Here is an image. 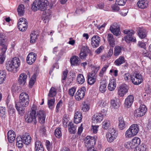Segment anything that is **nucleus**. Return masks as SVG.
<instances>
[{"label": "nucleus", "mask_w": 151, "mask_h": 151, "mask_svg": "<svg viewBox=\"0 0 151 151\" xmlns=\"http://www.w3.org/2000/svg\"><path fill=\"white\" fill-rule=\"evenodd\" d=\"M29 101L28 95L26 93L22 92L19 96V102H15L16 109L21 115L24 113V108L28 106Z\"/></svg>", "instance_id": "1"}, {"label": "nucleus", "mask_w": 151, "mask_h": 151, "mask_svg": "<svg viewBox=\"0 0 151 151\" xmlns=\"http://www.w3.org/2000/svg\"><path fill=\"white\" fill-rule=\"evenodd\" d=\"M7 40L6 37L2 33H0V45L1 46V53L0 54V63H3L5 59V54L7 50L6 43Z\"/></svg>", "instance_id": "2"}, {"label": "nucleus", "mask_w": 151, "mask_h": 151, "mask_svg": "<svg viewBox=\"0 0 151 151\" xmlns=\"http://www.w3.org/2000/svg\"><path fill=\"white\" fill-rule=\"evenodd\" d=\"M20 65L19 59L17 57L12 59L11 61H9L6 64V67L9 71L16 72L17 68Z\"/></svg>", "instance_id": "3"}, {"label": "nucleus", "mask_w": 151, "mask_h": 151, "mask_svg": "<svg viewBox=\"0 0 151 151\" xmlns=\"http://www.w3.org/2000/svg\"><path fill=\"white\" fill-rule=\"evenodd\" d=\"M36 105L33 104L31 108L30 111L28 112L25 115V119L26 122L28 123H30L34 120L35 124L37 123V121L36 118Z\"/></svg>", "instance_id": "4"}, {"label": "nucleus", "mask_w": 151, "mask_h": 151, "mask_svg": "<svg viewBox=\"0 0 151 151\" xmlns=\"http://www.w3.org/2000/svg\"><path fill=\"white\" fill-rule=\"evenodd\" d=\"M124 34L127 35L124 37V40L127 43H129L130 42H136V40L135 37L132 36L134 34L135 32L132 30L126 29L124 30Z\"/></svg>", "instance_id": "5"}, {"label": "nucleus", "mask_w": 151, "mask_h": 151, "mask_svg": "<svg viewBox=\"0 0 151 151\" xmlns=\"http://www.w3.org/2000/svg\"><path fill=\"white\" fill-rule=\"evenodd\" d=\"M117 131L114 128H110L106 133V137L107 141L111 142L115 139L117 136Z\"/></svg>", "instance_id": "6"}, {"label": "nucleus", "mask_w": 151, "mask_h": 151, "mask_svg": "<svg viewBox=\"0 0 151 151\" xmlns=\"http://www.w3.org/2000/svg\"><path fill=\"white\" fill-rule=\"evenodd\" d=\"M96 137L87 136L84 140L85 146L87 148L93 147L96 143Z\"/></svg>", "instance_id": "7"}, {"label": "nucleus", "mask_w": 151, "mask_h": 151, "mask_svg": "<svg viewBox=\"0 0 151 151\" xmlns=\"http://www.w3.org/2000/svg\"><path fill=\"white\" fill-rule=\"evenodd\" d=\"M106 111L102 110L101 112L95 114L92 117V122L94 123L101 122L103 120V117L106 115Z\"/></svg>", "instance_id": "8"}, {"label": "nucleus", "mask_w": 151, "mask_h": 151, "mask_svg": "<svg viewBox=\"0 0 151 151\" xmlns=\"http://www.w3.org/2000/svg\"><path fill=\"white\" fill-rule=\"evenodd\" d=\"M147 111V109L145 106L144 104L141 105L139 108L136 110L134 112V115L137 117H139L144 115Z\"/></svg>", "instance_id": "9"}, {"label": "nucleus", "mask_w": 151, "mask_h": 151, "mask_svg": "<svg viewBox=\"0 0 151 151\" xmlns=\"http://www.w3.org/2000/svg\"><path fill=\"white\" fill-rule=\"evenodd\" d=\"M86 91V88L84 87H81L78 90L75 96L76 100L80 101L83 99L85 96Z\"/></svg>", "instance_id": "10"}, {"label": "nucleus", "mask_w": 151, "mask_h": 151, "mask_svg": "<svg viewBox=\"0 0 151 151\" xmlns=\"http://www.w3.org/2000/svg\"><path fill=\"white\" fill-rule=\"evenodd\" d=\"M132 77V82L135 85H138L142 81V76L140 74L137 73H134Z\"/></svg>", "instance_id": "11"}, {"label": "nucleus", "mask_w": 151, "mask_h": 151, "mask_svg": "<svg viewBox=\"0 0 151 151\" xmlns=\"http://www.w3.org/2000/svg\"><path fill=\"white\" fill-rule=\"evenodd\" d=\"M128 89L127 85L123 84L120 85L118 89V94L121 97H123L127 93Z\"/></svg>", "instance_id": "12"}, {"label": "nucleus", "mask_w": 151, "mask_h": 151, "mask_svg": "<svg viewBox=\"0 0 151 151\" xmlns=\"http://www.w3.org/2000/svg\"><path fill=\"white\" fill-rule=\"evenodd\" d=\"M37 54L34 52H31L29 54L27 58V62L29 65L32 64L36 59Z\"/></svg>", "instance_id": "13"}, {"label": "nucleus", "mask_w": 151, "mask_h": 151, "mask_svg": "<svg viewBox=\"0 0 151 151\" xmlns=\"http://www.w3.org/2000/svg\"><path fill=\"white\" fill-rule=\"evenodd\" d=\"M110 29L111 32L116 36H118L121 33L120 27L116 24H114L111 26Z\"/></svg>", "instance_id": "14"}, {"label": "nucleus", "mask_w": 151, "mask_h": 151, "mask_svg": "<svg viewBox=\"0 0 151 151\" xmlns=\"http://www.w3.org/2000/svg\"><path fill=\"white\" fill-rule=\"evenodd\" d=\"M37 116L40 123H43L45 122L46 114L44 111L42 110L39 111L37 112Z\"/></svg>", "instance_id": "15"}, {"label": "nucleus", "mask_w": 151, "mask_h": 151, "mask_svg": "<svg viewBox=\"0 0 151 151\" xmlns=\"http://www.w3.org/2000/svg\"><path fill=\"white\" fill-rule=\"evenodd\" d=\"M100 37L97 35H94L91 38V45L94 47H96L99 45L100 41Z\"/></svg>", "instance_id": "16"}, {"label": "nucleus", "mask_w": 151, "mask_h": 151, "mask_svg": "<svg viewBox=\"0 0 151 151\" xmlns=\"http://www.w3.org/2000/svg\"><path fill=\"white\" fill-rule=\"evenodd\" d=\"M134 100V97L132 95H129L126 98L124 101L125 105L128 108L130 107L132 104Z\"/></svg>", "instance_id": "17"}, {"label": "nucleus", "mask_w": 151, "mask_h": 151, "mask_svg": "<svg viewBox=\"0 0 151 151\" xmlns=\"http://www.w3.org/2000/svg\"><path fill=\"white\" fill-rule=\"evenodd\" d=\"M82 114L80 111L75 112L74 116V122L76 124H78L81 122Z\"/></svg>", "instance_id": "18"}, {"label": "nucleus", "mask_w": 151, "mask_h": 151, "mask_svg": "<svg viewBox=\"0 0 151 151\" xmlns=\"http://www.w3.org/2000/svg\"><path fill=\"white\" fill-rule=\"evenodd\" d=\"M41 0H35L32 5L31 9L34 11L40 10V6L41 4Z\"/></svg>", "instance_id": "19"}, {"label": "nucleus", "mask_w": 151, "mask_h": 151, "mask_svg": "<svg viewBox=\"0 0 151 151\" xmlns=\"http://www.w3.org/2000/svg\"><path fill=\"white\" fill-rule=\"evenodd\" d=\"M41 0H35L32 5L31 9L34 11L40 10V6L41 4Z\"/></svg>", "instance_id": "20"}, {"label": "nucleus", "mask_w": 151, "mask_h": 151, "mask_svg": "<svg viewBox=\"0 0 151 151\" xmlns=\"http://www.w3.org/2000/svg\"><path fill=\"white\" fill-rule=\"evenodd\" d=\"M20 137L22 140L23 142L25 145H28L31 142V138L28 133H25Z\"/></svg>", "instance_id": "21"}, {"label": "nucleus", "mask_w": 151, "mask_h": 151, "mask_svg": "<svg viewBox=\"0 0 151 151\" xmlns=\"http://www.w3.org/2000/svg\"><path fill=\"white\" fill-rule=\"evenodd\" d=\"M16 134L12 130L9 131L7 133V138L8 141L10 143H12L15 139Z\"/></svg>", "instance_id": "22"}, {"label": "nucleus", "mask_w": 151, "mask_h": 151, "mask_svg": "<svg viewBox=\"0 0 151 151\" xmlns=\"http://www.w3.org/2000/svg\"><path fill=\"white\" fill-rule=\"evenodd\" d=\"M137 33L139 37L141 39L145 38L147 36V31L145 29L143 28H139Z\"/></svg>", "instance_id": "23"}, {"label": "nucleus", "mask_w": 151, "mask_h": 151, "mask_svg": "<svg viewBox=\"0 0 151 151\" xmlns=\"http://www.w3.org/2000/svg\"><path fill=\"white\" fill-rule=\"evenodd\" d=\"M138 7L144 9L147 8L148 6V1L147 0H139L137 4Z\"/></svg>", "instance_id": "24"}, {"label": "nucleus", "mask_w": 151, "mask_h": 151, "mask_svg": "<svg viewBox=\"0 0 151 151\" xmlns=\"http://www.w3.org/2000/svg\"><path fill=\"white\" fill-rule=\"evenodd\" d=\"M81 60L78 56H73L70 59V63L72 65L77 66L80 64Z\"/></svg>", "instance_id": "25"}, {"label": "nucleus", "mask_w": 151, "mask_h": 151, "mask_svg": "<svg viewBox=\"0 0 151 151\" xmlns=\"http://www.w3.org/2000/svg\"><path fill=\"white\" fill-rule=\"evenodd\" d=\"M27 78V76L26 74L24 73H21L19 76L18 80L19 83L22 86L24 85L26 83Z\"/></svg>", "instance_id": "26"}, {"label": "nucleus", "mask_w": 151, "mask_h": 151, "mask_svg": "<svg viewBox=\"0 0 151 151\" xmlns=\"http://www.w3.org/2000/svg\"><path fill=\"white\" fill-rule=\"evenodd\" d=\"M116 87V82L115 79H111L110 80L108 86V90L110 91H113Z\"/></svg>", "instance_id": "27"}, {"label": "nucleus", "mask_w": 151, "mask_h": 151, "mask_svg": "<svg viewBox=\"0 0 151 151\" xmlns=\"http://www.w3.org/2000/svg\"><path fill=\"white\" fill-rule=\"evenodd\" d=\"M129 129L133 133L134 136L137 134L139 131V126L137 124L132 125L130 126Z\"/></svg>", "instance_id": "28"}, {"label": "nucleus", "mask_w": 151, "mask_h": 151, "mask_svg": "<svg viewBox=\"0 0 151 151\" xmlns=\"http://www.w3.org/2000/svg\"><path fill=\"white\" fill-rule=\"evenodd\" d=\"M68 127V131L70 134H74L76 132L77 126L74 125L72 122L69 123Z\"/></svg>", "instance_id": "29"}, {"label": "nucleus", "mask_w": 151, "mask_h": 151, "mask_svg": "<svg viewBox=\"0 0 151 151\" xmlns=\"http://www.w3.org/2000/svg\"><path fill=\"white\" fill-rule=\"evenodd\" d=\"M126 127L125 122L123 118L120 116L119 118L118 128L121 130H123Z\"/></svg>", "instance_id": "30"}, {"label": "nucleus", "mask_w": 151, "mask_h": 151, "mask_svg": "<svg viewBox=\"0 0 151 151\" xmlns=\"http://www.w3.org/2000/svg\"><path fill=\"white\" fill-rule=\"evenodd\" d=\"M107 40L109 45L111 47H114L115 45V40L113 35L111 34H109L107 35Z\"/></svg>", "instance_id": "31"}, {"label": "nucleus", "mask_w": 151, "mask_h": 151, "mask_svg": "<svg viewBox=\"0 0 151 151\" xmlns=\"http://www.w3.org/2000/svg\"><path fill=\"white\" fill-rule=\"evenodd\" d=\"M125 63V59L123 56H121L116 59L114 62V64L116 66H120Z\"/></svg>", "instance_id": "32"}, {"label": "nucleus", "mask_w": 151, "mask_h": 151, "mask_svg": "<svg viewBox=\"0 0 151 151\" xmlns=\"http://www.w3.org/2000/svg\"><path fill=\"white\" fill-rule=\"evenodd\" d=\"M35 151H44L42 145L39 140L35 142Z\"/></svg>", "instance_id": "33"}, {"label": "nucleus", "mask_w": 151, "mask_h": 151, "mask_svg": "<svg viewBox=\"0 0 151 151\" xmlns=\"http://www.w3.org/2000/svg\"><path fill=\"white\" fill-rule=\"evenodd\" d=\"M20 23H18V27L19 30L22 32L26 31L27 28V22Z\"/></svg>", "instance_id": "34"}, {"label": "nucleus", "mask_w": 151, "mask_h": 151, "mask_svg": "<svg viewBox=\"0 0 151 151\" xmlns=\"http://www.w3.org/2000/svg\"><path fill=\"white\" fill-rule=\"evenodd\" d=\"M41 4H40V10L44 11L46 9L47 6L48 5L49 2L47 0H41Z\"/></svg>", "instance_id": "35"}, {"label": "nucleus", "mask_w": 151, "mask_h": 151, "mask_svg": "<svg viewBox=\"0 0 151 151\" xmlns=\"http://www.w3.org/2000/svg\"><path fill=\"white\" fill-rule=\"evenodd\" d=\"M38 35L36 34L35 31L32 32L30 34V42L31 43H34L35 42L37 39Z\"/></svg>", "instance_id": "36"}, {"label": "nucleus", "mask_w": 151, "mask_h": 151, "mask_svg": "<svg viewBox=\"0 0 151 151\" xmlns=\"http://www.w3.org/2000/svg\"><path fill=\"white\" fill-rule=\"evenodd\" d=\"M88 77V83L90 85L93 84L96 81V76H92V75L89 74Z\"/></svg>", "instance_id": "37"}, {"label": "nucleus", "mask_w": 151, "mask_h": 151, "mask_svg": "<svg viewBox=\"0 0 151 151\" xmlns=\"http://www.w3.org/2000/svg\"><path fill=\"white\" fill-rule=\"evenodd\" d=\"M24 5L21 4L19 5L17 9V12L18 15L20 16H22L24 12Z\"/></svg>", "instance_id": "38"}, {"label": "nucleus", "mask_w": 151, "mask_h": 151, "mask_svg": "<svg viewBox=\"0 0 151 151\" xmlns=\"http://www.w3.org/2000/svg\"><path fill=\"white\" fill-rule=\"evenodd\" d=\"M106 84L105 81L100 82L99 87V90L101 93L105 92L106 90Z\"/></svg>", "instance_id": "39"}, {"label": "nucleus", "mask_w": 151, "mask_h": 151, "mask_svg": "<svg viewBox=\"0 0 151 151\" xmlns=\"http://www.w3.org/2000/svg\"><path fill=\"white\" fill-rule=\"evenodd\" d=\"M76 81L78 84H83L85 81V79L83 75L81 74H78L77 76Z\"/></svg>", "instance_id": "40"}, {"label": "nucleus", "mask_w": 151, "mask_h": 151, "mask_svg": "<svg viewBox=\"0 0 151 151\" xmlns=\"http://www.w3.org/2000/svg\"><path fill=\"white\" fill-rule=\"evenodd\" d=\"M6 73L4 70L0 71V84L2 83L6 78Z\"/></svg>", "instance_id": "41"}, {"label": "nucleus", "mask_w": 151, "mask_h": 151, "mask_svg": "<svg viewBox=\"0 0 151 151\" xmlns=\"http://www.w3.org/2000/svg\"><path fill=\"white\" fill-rule=\"evenodd\" d=\"M121 48L118 46L115 47L114 48V55L115 56H118L121 54Z\"/></svg>", "instance_id": "42"}, {"label": "nucleus", "mask_w": 151, "mask_h": 151, "mask_svg": "<svg viewBox=\"0 0 151 151\" xmlns=\"http://www.w3.org/2000/svg\"><path fill=\"white\" fill-rule=\"evenodd\" d=\"M57 92L56 89L53 87H52L50 90L48 96L49 97H52L55 96Z\"/></svg>", "instance_id": "43"}, {"label": "nucleus", "mask_w": 151, "mask_h": 151, "mask_svg": "<svg viewBox=\"0 0 151 151\" xmlns=\"http://www.w3.org/2000/svg\"><path fill=\"white\" fill-rule=\"evenodd\" d=\"M132 142L134 147H135V146L137 147L140 144V139L138 137H135L133 138Z\"/></svg>", "instance_id": "44"}, {"label": "nucleus", "mask_w": 151, "mask_h": 151, "mask_svg": "<svg viewBox=\"0 0 151 151\" xmlns=\"http://www.w3.org/2000/svg\"><path fill=\"white\" fill-rule=\"evenodd\" d=\"M102 127L105 129H108L110 126V122L109 120H105L102 123Z\"/></svg>", "instance_id": "45"}, {"label": "nucleus", "mask_w": 151, "mask_h": 151, "mask_svg": "<svg viewBox=\"0 0 151 151\" xmlns=\"http://www.w3.org/2000/svg\"><path fill=\"white\" fill-rule=\"evenodd\" d=\"M21 139L20 137H17L16 139V145L19 148H22L23 146V144L24 143Z\"/></svg>", "instance_id": "46"}, {"label": "nucleus", "mask_w": 151, "mask_h": 151, "mask_svg": "<svg viewBox=\"0 0 151 151\" xmlns=\"http://www.w3.org/2000/svg\"><path fill=\"white\" fill-rule=\"evenodd\" d=\"M55 101V99L54 98L48 100V104L50 109H52L54 108Z\"/></svg>", "instance_id": "47"}, {"label": "nucleus", "mask_w": 151, "mask_h": 151, "mask_svg": "<svg viewBox=\"0 0 151 151\" xmlns=\"http://www.w3.org/2000/svg\"><path fill=\"white\" fill-rule=\"evenodd\" d=\"M146 147L145 145H142L136 147L134 151H145Z\"/></svg>", "instance_id": "48"}, {"label": "nucleus", "mask_w": 151, "mask_h": 151, "mask_svg": "<svg viewBox=\"0 0 151 151\" xmlns=\"http://www.w3.org/2000/svg\"><path fill=\"white\" fill-rule=\"evenodd\" d=\"M54 134L56 137L58 138H60L62 136L60 128H58L56 129Z\"/></svg>", "instance_id": "49"}, {"label": "nucleus", "mask_w": 151, "mask_h": 151, "mask_svg": "<svg viewBox=\"0 0 151 151\" xmlns=\"http://www.w3.org/2000/svg\"><path fill=\"white\" fill-rule=\"evenodd\" d=\"M125 135L126 138H130L134 136L129 129L126 131Z\"/></svg>", "instance_id": "50"}, {"label": "nucleus", "mask_w": 151, "mask_h": 151, "mask_svg": "<svg viewBox=\"0 0 151 151\" xmlns=\"http://www.w3.org/2000/svg\"><path fill=\"white\" fill-rule=\"evenodd\" d=\"M99 66H94L92 68V71L91 73L90 74L92 75V76H96V74L99 70Z\"/></svg>", "instance_id": "51"}, {"label": "nucleus", "mask_w": 151, "mask_h": 151, "mask_svg": "<svg viewBox=\"0 0 151 151\" xmlns=\"http://www.w3.org/2000/svg\"><path fill=\"white\" fill-rule=\"evenodd\" d=\"M111 105L114 108H117L119 106V104L117 102L116 99H112L111 101Z\"/></svg>", "instance_id": "52"}, {"label": "nucleus", "mask_w": 151, "mask_h": 151, "mask_svg": "<svg viewBox=\"0 0 151 151\" xmlns=\"http://www.w3.org/2000/svg\"><path fill=\"white\" fill-rule=\"evenodd\" d=\"M74 102L72 100H70L68 102V107L69 111H72L73 110V107Z\"/></svg>", "instance_id": "53"}, {"label": "nucleus", "mask_w": 151, "mask_h": 151, "mask_svg": "<svg viewBox=\"0 0 151 151\" xmlns=\"http://www.w3.org/2000/svg\"><path fill=\"white\" fill-rule=\"evenodd\" d=\"M89 109V106L87 102H84L83 103L82 106V110L86 112Z\"/></svg>", "instance_id": "54"}, {"label": "nucleus", "mask_w": 151, "mask_h": 151, "mask_svg": "<svg viewBox=\"0 0 151 151\" xmlns=\"http://www.w3.org/2000/svg\"><path fill=\"white\" fill-rule=\"evenodd\" d=\"M45 11H43V14L44 16L47 19L50 17L51 15V12L49 9L45 10Z\"/></svg>", "instance_id": "55"}, {"label": "nucleus", "mask_w": 151, "mask_h": 151, "mask_svg": "<svg viewBox=\"0 0 151 151\" xmlns=\"http://www.w3.org/2000/svg\"><path fill=\"white\" fill-rule=\"evenodd\" d=\"M124 146L126 148L128 149H132L134 147L132 142L130 141H128L126 142Z\"/></svg>", "instance_id": "56"}, {"label": "nucleus", "mask_w": 151, "mask_h": 151, "mask_svg": "<svg viewBox=\"0 0 151 151\" xmlns=\"http://www.w3.org/2000/svg\"><path fill=\"white\" fill-rule=\"evenodd\" d=\"M81 51L83 52L88 53L90 51V50L88 46L86 45H83L81 49Z\"/></svg>", "instance_id": "57"}, {"label": "nucleus", "mask_w": 151, "mask_h": 151, "mask_svg": "<svg viewBox=\"0 0 151 151\" xmlns=\"http://www.w3.org/2000/svg\"><path fill=\"white\" fill-rule=\"evenodd\" d=\"M124 77L125 80L127 81H129L131 80L132 81V76L129 73H128L125 74Z\"/></svg>", "instance_id": "58"}, {"label": "nucleus", "mask_w": 151, "mask_h": 151, "mask_svg": "<svg viewBox=\"0 0 151 151\" xmlns=\"http://www.w3.org/2000/svg\"><path fill=\"white\" fill-rule=\"evenodd\" d=\"M127 0H116L115 4L120 6L124 5L126 2Z\"/></svg>", "instance_id": "59"}, {"label": "nucleus", "mask_w": 151, "mask_h": 151, "mask_svg": "<svg viewBox=\"0 0 151 151\" xmlns=\"http://www.w3.org/2000/svg\"><path fill=\"white\" fill-rule=\"evenodd\" d=\"M8 111L10 114H13L15 111V109L12 105H10L8 106Z\"/></svg>", "instance_id": "60"}, {"label": "nucleus", "mask_w": 151, "mask_h": 151, "mask_svg": "<svg viewBox=\"0 0 151 151\" xmlns=\"http://www.w3.org/2000/svg\"><path fill=\"white\" fill-rule=\"evenodd\" d=\"M137 46L143 49H146V44L142 41H139L137 44Z\"/></svg>", "instance_id": "61"}, {"label": "nucleus", "mask_w": 151, "mask_h": 151, "mask_svg": "<svg viewBox=\"0 0 151 151\" xmlns=\"http://www.w3.org/2000/svg\"><path fill=\"white\" fill-rule=\"evenodd\" d=\"M76 91V88L73 87L70 89L69 90V94L71 96H74V93Z\"/></svg>", "instance_id": "62"}, {"label": "nucleus", "mask_w": 151, "mask_h": 151, "mask_svg": "<svg viewBox=\"0 0 151 151\" xmlns=\"http://www.w3.org/2000/svg\"><path fill=\"white\" fill-rule=\"evenodd\" d=\"M91 128V130L93 133L96 134L98 130L97 129L99 127V126L97 125H92Z\"/></svg>", "instance_id": "63"}, {"label": "nucleus", "mask_w": 151, "mask_h": 151, "mask_svg": "<svg viewBox=\"0 0 151 151\" xmlns=\"http://www.w3.org/2000/svg\"><path fill=\"white\" fill-rule=\"evenodd\" d=\"M79 57L81 59H84L86 58L87 56V53L83 52H80L79 54Z\"/></svg>", "instance_id": "64"}]
</instances>
